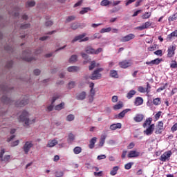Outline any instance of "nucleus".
<instances>
[{
	"instance_id": "obj_1",
	"label": "nucleus",
	"mask_w": 177,
	"mask_h": 177,
	"mask_svg": "<svg viewBox=\"0 0 177 177\" xmlns=\"http://www.w3.org/2000/svg\"><path fill=\"white\" fill-rule=\"evenodd\" d=\"M152 122L153 118H148L146 119L142 124L143 128H146V129L144 131V133L147 136H150V135H151L153 132H154L155 125L154 124H151Z\"/></svg>"
},
{
	"instance_id": "obj_2",
	"label": "nucleus",
	"mask_w": 177,
	"mask_h": 177,
	"mask_svg": "<svg viewBox=\"0 0 177 177\" xmlns=\"http://www.w3.org/2000/svg\"><path fill=\"white\" fill-rule=\"evenodd\" d=\"M19 120L20 122H24L26 127H28V125H31L35 122V119H32V120L28 119V112L26 111L22 112L21 115L19 116Z\"/></svg>"
},
{
	"instance_id": "obj_3",
	"label": "nucleus",
	"mask_w": 177,
	"mask_h": 177,
	"mask_svg": "<svg viewBox=\"0 0 177 177\" xmlns=\"http://www.w3.org/2000/svg\"><path fill=\"white\" fill-rule=\"evenodd\" d=\"M86 37V34L85 33L76 36L72 40V44H74V42H77V41H79V42H85L86 41H89V37Z\"/></svg>"
},
{
	"instance_id": "obj_4",
	"label": "nucleus",
	"mask_w": 177,
	"mask_h": 177,
	"mask_svg": "<svg viewBox=\"0 0 177 177\" xmlns=\"http://www.w3.org/2000/svg\"><path fill=\"white\" fill-rule=\"evenodd\" d=\"M171 156H172V151L171 150L164 152L160 156V160L162 161V162H165L167 161H169V158H171Z\"/></svg>"
},
{
	"instance_id": "obj_5",
	"label": "nucleus",
	"mask_w": 177,
	"mask_h": 177,
	"mask_svg": "<svg viewBox=\"0 0 177 177\" xmlns=\"http://www.w3.org/2000/svg\"><path fill=\"white\" fill-rule=\"evenodd\" d=\"M102 71H103V68H102L95 70L92 74L91 80H99L102 78V74L100 73H102Z\"/></svg>"
},
{
	"instance_id": "obj_6",
	"label": "nucleus",
	"mask_w": 177,
	"mask_h": 177,
	"mask_svg": "<svg viewBox=\"0 0 177 177\" xmlns=\"http://www.w3.org/2000/svg\"><path fill=\"white\" fill-rule=\"evenodd\" d=\"M34 147V144L31 141H28L25 142L24 147H23V150L25 153V154H28V152L30 150H31V148Z\"/></svg>"
},
{
	"instance_id": "obj_7",
	"label": "nucleus",
	"mask_w": 177,
	"mask_h": 177,
	"mask_svg": "<svg viewBox=\"0 0 177 177\" xmlns=\"http://www.w3.org/2000/svg\"><path fill=\"white\" fill-rule=\"evenodd\" d=\"M175 50H176V46H170L167 50V57H174L175 56Z\"/></svg>"
},
{
	"instance_id": "obj_8",
	"label": "nucleus",
	"mask_w": 177,
	"mask_h": 177,
	"mask_svg": "<svg viewBox=\"0 0 177 177\" xmlns=\"http://www.w3.org/2000/svg\"><path fill=\"white\" fill-rule=\"evenodd\" d=\"M5 154V149H1L0 153V161H3L4 162H9L10 161V155H6L3 158Z\"/></svg>"
},
{
	"instance_id": "obj_9",
	"label": "nucleus",
	"mask_w": 177,
	"mask_h": 177,
	"mask_svg": "<svg viewBox=\"0 0 177 177\" xmlns=\"http://www.w3.org/2000/svg\"><path fill=\"white\" fill-rule=\"evenodd\" d=\"M24 57H23V59L25 60L26 62H32V60H34V59L31 57H30V55H31V53H30V50H27L26 51H24L23 53Z\"/></svg>"
},
{
	"instance_id": "obj_10",
	"label": "nucleus",
	"mask_w": 177,
	"mask_h": 177,
	"mask_svg": "<svg viewBox=\"0 0 177 177\" xmlns=\"http://www.w3.org/2000/svg\"><path fill=\"white\" fill-rule=\"evenodd\" d=\"M119 66L121 68H128V67L132 66V62H131V61L124 60L119 62Z\"/></svg>"
},
{
	"instance_id": "obj_11",
	"label": "nucleus",
	"mask_w": 177,
	"mask_h": 177,
	"mask_svg": "<svg viewBox=\"0 0 177 177\" xmlns=\"http://www.w3.org/2000/svg\"><path fill=\"white\" fill-rule=\"evenodd\" d=\"M102 50H103L102 48H100L97 50L89 48L88 49L86 50V53L91 54V55H99V53H100Z\"/></svg>"
},
{
	"instance_id": "obj_12",
	"label": "nucleus",
	"mask_w": 177,
	"mask_h": 177,
	"mask_svg": "<svg viewBox=\"0 0 177 177\" xmlns=\"http://www.w3.org/2000/svg\"><path fill=\"white\" fill-rule=\"evenodd\" d=\"M162 131H164V122H162V121H159L156 126V133H162Z\"/></svg>"
},
{
	"instance_id": "obj_13",
	"label": "nucleus",
	"mask_w": 177,
	"mask_h": 177,
	"mask_svg": "<svg viewBox=\"0 0 177 177\" xmlns=\"http://www.w3.org/2000/svg\"><path fill=\"white\" fill-rule=\"evenodd\" d=\"M135 38V35L132 33H130L120 39L121 42H128V41H131V39H133Z\"/></svg>"
},
{
	"instance_id": "obj_14",
	"label": "nucleus",
	"mask_w": 177,
	"mask_h": 177,
	"mask_svg": "<svg viewBox=\"0 0 177 177\" xmlns=\"http://www.w3.org/2000/svg\"><path fill=\"white\" fill-rule=\"evenodd\" d=\"M140 156V152H138L137 151H130L128 153L129 158H136V157H139Z\"/></svg>"
},
{
	"instance_id": "obj_15",
	"label": "nucleus",
	"mask_w": 177,
	"mask_h": 177,
	"mask_svg": "<svg viewBox=\"0 0 177 177\" xmlns=\"http://www.w3.org/2000/svg\"><path fill=\"white\" fill-rule=\"evenodd\" d=\"M59 97H60V95H55L53 97V100L51 102V105H50L47 107L48 111H52V110H53V104L55 103V102H56L57 99H59Z\"/></svg>"
},
{
	"instance_id": "obj_16",
	"label": "nucleus",
	"mask_w": 177,
	"mask_h": 177,
	"mask_svg": "<svg viewBox=\"0 0 177 177\" xmlns=\"http://www.w3.org/2000/svg\"><path fill=\"white\" fill-rule=\"evenodd\" d=\"M151 26V24L150 22L147 21L144 24H142L141 26H138L136 28V30H140V31H142L143 30H146L147 28H149Z\"/></svg>"
},
{
	"instance_id": "obj_17",
	"label": "nucleus",
	"mask_w": 177,
	"mask_h": 177,
	"mask_svg": "<svg viewBox=\"0 0 177 177\" xmlns=\"http://www.w3.org/2000/svg\"><path fill=\"white\" fill-rule=\"evenodd\" d=\"M129 111H131V109H127L123 110L122 112L116 115V118H118V120H122V118L125 117V114H127V113H128Z\"/></svg>"
},
{
	"instance_id": "obj_18",
	"label": "nucleus",
	"mask_w": 177,
	"mask_h": 177,
	"mask_svg": "<svg viewBox=\"0 0 177 177\" xmlns=\"http://www.w3.org/2000/svg\"><path fill=\"white\" fill-rule=\"evenodd\" d=\"M149 89H150V84L149 83H147V87H138V92H140L141 93H145V92H149L150 91Z\"/></svg>"
},
{
	"instance_id": "obj_19",
	"label": "nucleus",
	"mask_w": 177,
	"mask_h": 177,
	"mask_svg": "<svg viewBox=\"0 0 177 177\" xmlns=\"http://www.w3.org/2000/svg\"><path fill=\"white\" fill-rule=\"evenodd\" d=\"M145 118V115L142 114H137L134 118L133 120L136 121V122H142L143 121V119Z\"/></svg>"
},
{
	"instance_id": "obj_20",
	"label": "nucleus",
	"mask_w": 177,
	"mask_h": 177,
	"mask_svg": "<svg viewBox=\"0 0 177 177\" xmlns=\"http://www.w3.org/2000/svg\"><path fill=\"white\" fill-rule=\"evenodd\" d=\"M122 125L121 123L113 124L110 126L111 131H115V129H121Z\"/></svg>"
},
{
	"instance_id": "obj_21",
	"label": "nucleus",
	"mask_w": 177,
	"mask_h": 177,
	"mask_svg": "<svg viewBox=\"0 0 177 177\" xmlns=\"http://www.w3.org/2000/svg\"><path fill=\"white\" fill-rule=\"evenodd\" d=\"M26 104H28V100L27 99L24 100L20 102H17L16 106L17 107H23V106H26Z\"/></svg>"
},
{
	"instance_id": "obj_22",
	"label": "nucleus",
	"mask_w": 177,
	"mask_h": 177,
	"mask_svg": "<svg viewBox=\"0 0 177 177\" xmlns=\"http://www.w3.org/2000/svg\"><path fill=\"white\" fill-rule=\"evenodd\" d=\"M57 144V140H49L46 147H55V146H56V145Z\"/></svg>"
},
{
	"instance_id": "obj_23",
	"label": "nucleus",
	"mask_w": 177,
	"mask_h": 177,
	"mask_svg": "<svg viewBox=\"0 0 177 177\" xmlns=\"http://www.w3.org/2000/svg\"><path fill=\"white\" fill-rule=\"evenodd\" d=\"M134 104L136 106H140L141 104H143V99L140 97H137L135 100Z\"/></svg>"
},
{
	"instance_id": "obj_24",
	"label": "nucleus",
	"mask_w": 177,
	"mask_h": 177,
	"mask_svg": "<svg viewBox=\"0 0 177 177\" xmlns=\"http://www.w3.org/2000/svg\"><path fill=\"white\" fill-rule=\"evenodd\" d=\"M80 68L78 66H71L68 68V71L69 73H77V71H79Z\"/></svg>"
},
{
	"instance_id": "obj_25",
	"label": "nucleus",
	"mask_w": 177,
	"mask_h": 177,
	"mask_svg": "<svg viewBox=\"0 0 177 177\" xmlns=\"http://www.w3.org/2000/svg\"><path fill=\"white\" fill-rule=\"evenodd\" d=\"M85 97H86V93L85 92H82L80 93L77 96V99L78 100H84V99H85Z\"/></svg>"
},
{
	"instance_id": "obj_26",
	"label": "nucleus",
	"mask_w": 177,
	"mask_h": 177,
	"mask_svg": "<svg viewBox=\"0 0 177 177\" xmlns=\"http://www.w3.org/2000/svg\"><path fill=\"white\" fill-rule=\"evenodd\" d=\"M136 95V91L135 90H131L127 95V99H132L133 95Z\"/></svg>"
},
{
	"instance_id": "obj_27",
	"label": "nucleus",
	"mask_w": 177,
	"mask_h": 177,
	"mask_svg": "<svg viewBox=\"0 0 177 177\" xmlns=\"http://www.w3.org/2000/svg\"><path fill=\"white\" fill-rule=\"evenodd\" d=\"M174 37H177V30H174V32H172L171 33L168 35L167 39L169 41H171V39H172V38H174Z\"/></svg>"
},
{
	"instance_id": "obj_28",
	"label": "nucleus",
	"mask_w": 177,
	"mask_h": 177,
	"mask_svg": "<svg viewBox=\"0 0 177 177\" xmlns=\"http://www.w3.org/2000/svg\"><path fill=\"white\" fill-rule=\"evenodd\" d=\"M96 137L93 138L91 141H90V144H89V148L90 149H93L95 147V144L96 143Z\"/></svg>"
},
{
	"instance_id": "obj_29",
	"label": "nucleus",
	"mask_w": 177,
	"mask_h": 177,
	"mask_svg": "<svg viewBox=\"0 0 177 177\" xmlns=\"http://www.w3.org/2000/svg\"><path fill=\"white\" fill-rule=\"evenodd\" d=\"M100 5L101 6H109V5H111V1L109 0H102Z\"/></svg>"
},
{
	"instance_id": "obj_30",
	"label": "nucleus",
	"mask_w": 177,
	"mask_h": 177,
	"mask_svg": "<svg viewBox=\"0 0 177 177\" xmlns=\"http://www.w3.org/2000/svg\"><path fill=\"white\" fill-rule=\"evenodd\" d=\"M110 76L112 78H118V73H117V71L112 70L110 71Z\"/></svg>"
},
{
	"instance_id": "obj_31",
	"label": "nucleus",
	"mask_w": 177,
	"mask_h": 177,
	"mask_svg": "<svg viewBox=\"0 0 177 177\" xmlns=\"http://www.w3.org/2000/svg\"><path fill=\"white\" fill-rule=\"evenodd\" d=\"M64 109V102H62L61 104L55 106V110H57L58 111Z\"/></svg>"
},
{
	"instance_id": "obj_32",
	"label": "nucleus",
	"mask_w": 177,
	"mask_h": 177,
	"mask_svg": "<svg viewBox=\"0 0 177 177\" xmlns=\"http://www.w3.org/2000/svg\"><path fill=\"white\" fill-rule=\"evenodd\" d=\"M122 107H124V104H122V102H120L113 106V110H120V109H122Z\"/></svg>"
},
{
	"instance_id": "obj_33",
	"label": "nucleus",
	"mask_w": 177,
	"mask_h": 177,
	"mask_svg": "<svg viewBox=\"0 0 177 177\" xmlns=\"http://www.w3.org/2000/svg\"><path fill=\"white\" fill-rule=\"evenodd\" d=\"M106 138H107V136L106 135H102L101 136V138L100 140V146H103V145H104V142L106 140Z\"/></svg>"
},
{
	"instance_id": "obj_34",
	"label": "nucleus",
	"mask_w": 177,
	"mask_h": 177,
	"mask_svg": "<svg viewBox=\"0 0 177 177\" xmlns=\"http://www.w3.org/2000/svg\"><path fill=\"white\" fill-rule=\"evenodd\" d=\"M81 151H82V148H81V147H76L73 149V153H75V154H80Z\"/></svg>"
},
{
	"instance_id": "obj_35",
	"label": "nucleus",
	"mask_w": 177,
	"mask_h": 177,
	"mask_svg": "<svg viewBox=\"0 0 177 177\" xmlns=\"http://www.w3.org/2000/svg\"><path fill=\"white\" fill-rule=\"evenodd\" d=\"M118 171V167H114L112 169V171H111L110 174L111 175H112L113 176H114V175H117V171Z\"/></svg>"
},
{
	"instance_id": "obj_36",
	"label": "nucleus",
	"mask_w": 177,
	"mask_h": 177,
	"mask_svg": "<svg viewBox=\"0 0 177 177\" xmlns=\"http://www.w3.org/2000/svg\"><path fill=\"white\" fill-rule=\"evenodd\" d=\"M77 59H78V57H77V55H72L69 59V62L70 63H75V62H77Z\"/></svg>"
},
{
	"instance_id": "obj_37",
	"label": "nucleus",
	"mask_w": 177,
	"mask_h": 177,
	"mask_svg": "<svg viewBox=\"0 0 177 177\" xmlns=\"http://www.w3.org/2000/svg\"><path fill=\"white\" fill-rule=\"evenodd\" d=\"M89 10H91L90 8H84L80 12V15H85V13H88V12H89Z\"/></svg>"
},
{
	"instance_id": "obj_38",
	"label": "nucleus",
	"mask_w": 177,
	"mask_h": 177,
	"mask_svg": "<svg viewBox=\"0 0 177 177\" xmlns=\"http://www.w3.org/2000/svg\"><path fill=\"white\" fill-rule=\"evenodd\" d=\"M111 31V28H102L100 30L101 34H104V32H110Z\"/></svg>"
},
{
	"instance_id": "obj_39",
	"label": "nucleus",
	"mask_w": 177,
	"mask_h": 177,
	"mask_svg": "<svg viewBox=\"0 0 177 177\" xmlns=\"http://www.w3.org/2000/svg\"><path fill=\"white\" fill-rule=\"evenodd\" d=\"M171 68H177V62L176 61H171L170 64Z\"/></svg>"
},
{
	"instance_id": "obj_40",
	"label": "nucleus",
	"mask_w": 177,
	"mask_h": 177,
	"mask_svg": "<svg viewBox=\"0 0 177 177\" xmlns=\"http://www.w3.org/2000/svg\"><path fill=\"white\" fill-rule=\"evenodd\" d=\"M2 101L4 102V103H10V98L6 97V96H3L2 97Z\"/></svg>"
},
{
	"instance_id": "obj_41",
	"label": "nucleus",
	"mask_w": 177,
	"mask_h": 177,
	"mask_svg": "<svg viewBox=\"0 0 177 177\" xmlns=\"http://www.w3.org/2000/svg\"><path fill=\"white\" fill-rule=\"evenodd\" d=\"M73 20H75V17L73 15L69 16L66 18L67 23H70V21H73Z\"/></svg>"
},
{
	"instance_id": "obj_42",
	"label": "nucleus",
	"mask_w": 177,
	"mask_h": 177,
	"mask_svg": "<svg viewBox=\"0 0 177 177\" xmlns=\"http://www.w3.org/2000/svg\"><path fill=\"white\" fill-rule=\"evenodd\" d=\"M151 16V12H145L142 16V19H149Z\"/></svg>"
},
{
	"instance_id": "obj_43",
	"label": "nucleus",
	"mask_w": 177,
	"mask_h": 177,
	"mask_svg": "<svg viewBox=\"0 0 177 177\" xmlns=\"http://www.w3.org/2000/svg\"><path fill=\"white\" fill-rule=\"evenodd\" d=\"M74 86H75V82H71L68 84V88L69 89H73V88H74Z\"/></svg>"
},
{
	"instance_id": "obj_44",
	"label": "nucleus",
	"mask_w": 177,
	"mask_h": 177,
	"mask_svg": "<svg viewBox=\"0 0 177 177\" xmlns=\"http://www.w3.org/2000/svg\"><path fill=\"white\" fill-rule=\"evenodd\" d=\"M132 165H133V163L129 162L127 165H125L124 168L125 169H131V168H132Z\"/></svg>"
},
{
	"instance_id": "obj_45",
	"label": "nucleus",
	"mask_w": 177,
	"mask_h": 177,
	"mask_svg": "<svg viewBox=\"0 0 177 177\" xmlns=\"http://www.w3.org/2000/svg\"><path fill=\"white\" fill-rule=\"evenodd\" d=\"M74 115H68L67 117H66V120L67 121H74Z\"/></svg>"
},
{
	"instance_id": "obj_46",
	"label": "nucleus",
	"mask_w": 177,
	"mask_h": 177,
	"mask_svg": "<svg viewBox=\"0 0 177 177\" xmlns=\"http://www.w3.org/2000/svg\"><path fill=\"white\" fill-rule=\"evenodd\" d=\"M167 86H168V84L166 83L164 86H161L160 88L157 89V92H161V91H164V89H165V88H167Z\"/></svg>"
},
{
	"instance_id": "obj_47",
	"label": "nucleus",
	"mask_w": 177,
	"mask_h": 177,
	"mask_svg": "<svg viewBox=\"0 0 177 177\" xmlns=\"http://www.w3.org/2000/svg\"><path fill=\"white\" fill-rule=\"evenodd\" d=\"M27 5H28V6H29V8H32V6H35V1H28Z\"/></svg>"
},
{
	"instance_id": "obj_48",
	"label": "nucleus",
	"mask_w": 177,
	"mask_h": 177,
	"mask_svg": "<svg viewBox=\"0 0 177 177\" xmlns=\"http://www.w3.org/2000/svg\"><path fill=\"white\" fill-rule=\"evenodd\" d=\"M74 139H75V136H73V133H70V134L68 135V142H73V140H74Z\"/></svg>"
},
{
	"instance_id": "obj_49",
	"label": "nucleus",
	"mask_w": 177,
	"mask_h": 177,
	"mask_svg": "<svg viewBox=\"0 0 177 177\" xmlns=\"http://www.w3.org/2000/svg\"><path fill=\"white\" fill-rule=\"evenodd\" d=\"M120 3H121V1H113L111 2V5L112 6H117V5H120Z\"/></svg>"
},
{
	"instance_id": "obj_50",
	"label": "nucleus",
	"mask_w": 177,
	"mask_h": 177,
	"mask_svg": "<svg viewBox=\"0 0 177 177\" xmlns=\"http://www.w3.org/2000/svg\"><path fill=\"white\" fill-rule=\"evenodd\" d=\"M171 132H176L177 131V123H175L171 128Z\"/></svg>"
},
{
	"instance_id": "obj_51",
	"label": "nucleus",
	"mask_w": 177,
	"mask_h": 177,
	"mask_svg": "<svg viewBox=\"0 0 177 177\" xmlns=\"http://www.w3.org/2000/svg\"><path fill=\"white\" fill-rule=\"evenodd\" d=\"M94 67H96V62L95 61L91 62V64L89 66V70H93Z\"/></svg>"
},
{
	"instance_id": "obj_52",
	"label": "nucleus",
	"mask_w": 177,
	"mask_h": 177,
	"mask_svg": "<svg viewBox=\"0 0 177 177\" xmlns=\"http://www.w3.org/2000/svg\"><path fill=\"white\" fill-rule=\"evenodd\" d=\"M175 20H176V16H175L174 14L173 15L170 16L168 19L169 21H174Z\"/></svg>"
},
{
	"instance_id": "obj_53",
	"label": "nucleus",
	"mask_w": 177,
	"mask_h": 177,
	"mask_svg": "<svg viewBox=\"0 0 177 177\" xmlns=\"http://www.w3.org/2000/svg\"><path fill=\"white\" fill-rule=\"evenodd\" d=\"M161 114H162V111H158L156 114V120L157 121L158 120H160V118L161 117Z\"/></svg>"
},
{
	"instance_id": "obj_54",
	"label": "nucleus",
	"mask_w": 177,
	"mask_h": 177,
	"mask_svg": "<svg viewBox=\"0 0 177 177\" xmlns=\"http://www.w3.org/2000/svg\"><path fill=\"white\" fill-rule=\"evenodd\" d=\"M63 175H64V174L63 173V171H57L55 173V176L56 177H62Z\"/></svg>"
},
{
	"instance_id": "obj_55",
	"label": "nucleus",
	"mask_w": 177,
	"mask_h": 177,
	"mask_svg": "<svg viewBox=\"0 0 177 177\" xmlns=\"http://www.w3.org/2000/svg\"><path fill=\"white\" fill-rule=\"evenodd\" d=\"M156 56H160V57L162 56V50H157L156 51Z\"/></svg>"
},
{
	"instance_id": "obj_56",
	"label": "nucleus",
	"mask_w": 177,
	"mask_h": 177,
	"mask_svg": "<svg viewBox=\"0 0 177 177\" xmlns=\"http://www.w3.org/2000/svg\"><path fill=\"white\" fill-rule=\"evenodd\" d=\"M136 0H127L126 1L125 5L126 6H128L129 5H131V3H133Z\"/></svg>"
},
{
	"instance_id": "obj_57",
	"label": "nucleus",
	"mask_w": 177,
	"mask_h": 177,
	"mask_svg": "<svg viewBox=\"0 0 177 177\" xmlns=\"http://www.w3.org/2000/svg\"><path fill=\"white\" fill-rule=\"evenodd\" d=\"M113 103H117L118 102V97L117 95H114L112 97Z\"/></svg>"
},
{
	"instance_id": "obj_58",
	"label": "nucleus",
	"mask_w": 177,
	"mask_h": 177,
	"mask_svg": "<svg viewBox=\"0 0 177 177\" xmlns=\"http://www.w3.org/2000/svg\"><path fill=\"white\" fill-rule=\"evenodd\" d=\"M19 143V140H17L16 141L11 143L12 147H15V146H17Z\"/></svg>"
},
{
	"instance_id": "obj_59",
	"label": "nucleus",
	"mask_w": 177,
	"mask_h": 177,
	"mask_svg": "<svg viewBox=\"0 0 177 177\" xmlns=\"http://www.w3.org/2000/svg\"><path fill=\"white\" fill-rule=\"evenodd\" d=\"M133 147H135V143H134V142H131V143L127 146V149H133Z\"/></svg>"
},
{
	"instance_id": "obj_60",
	"label": "nucleus",
	"mask_w": 177,
	"mask_h": 177,
	"mask_svg": "<svg viewBox=\"0 0 177 177\" xmlns=\"http://www.w3.org/2000/svg\"><path fill=\"white\" fill-rule=\"evenodd\" d=\"M95 93L96 91L94 90V88H91L89 95L95 96Z\"/></svg>"
},
{
	"instance_id": "obj_61",
	"label": "nucleus",
	"mask_w": 177,
	"mask_h": 177,
	"mask_svg": "<svg viewBox=\"0 0 177 177\" xmlns=\"http://www.w3.org/2000/svg\"><path fill=\"white\" fill-rule=\"evenodd\" d=\"M102 37V35H100V34L99 33H95L93 35V37L92 38V39H96V38H100Z\"/></svg>"
},
{
	"instance_id": "obj_62",
	"label": "nucleus",
	"mask_w": 177,
	"mask_h": 177,
	"mask_svg": "<svg viewBox=\"0 0 177 177\" xmlns=\"http://www.w3.org/2000/svg\"><path fill=\"white\" fill-rule=\"evenodd\" d=\"M103 174V171H100V172H94V175L97 177H100L102 176V174Z\"/></svg>"
},
{
	"instance_id": "obj_63",
	"label": "nucleus",
	"mask_w": 177,
	"mask_h": 177,
	"mask_svg": "<svg viewBox=\"0 0 177 177\" xmlns=\"http://www.w3.org/2000/svg\"><path fill=\"white\" fill-rule=\"evenodd\" d=\"M106 158V155H100L97 156V160H104Z\"/></svg>"
},
{
	"instance_id": "obj_64",
	"label": "nucleus",
	"mask_w": 177,
	"mask_h": 177,
	"mask_svg": "<svg viewBox=\"0 0 177 177\" xmlns=\"http://www.w3.org/2000/svg\"><path fill=\"white\" fill-rule=\"evenodd\" d=\"M161 103V99L160 98H156V105L158 106Z\"/></svg>"
}]
</instances>
